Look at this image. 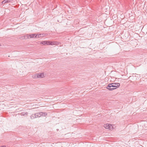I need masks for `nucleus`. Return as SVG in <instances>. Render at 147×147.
I'll return each instance as SVG.
<instances>
[{
    "label": "nucleus",
    "mask_w": 147,
    "mask_h": 147,
    "mask_svg": "<svg viewBox=\"0 0 147 147\" xmlns=\"http://www.w3.org/2000/svg\"><path fill=\"white\" fill-rule=\"evenodd\" d=\"M41 116V115L40 114V113H36L34 114H32L31 116V119H34L35 118H37L38 117H39Z\"/></svg>",
    "instance_id": "f257e3e1"
},
{
    "label": "nucleus",
    "mask_w": 147,
    "mask_h": 147,
    "mask_svg": "<svg viewBox=\"0 0 147 147\" xmlns=\"http://www.w3.org/2000/svg\"><path fill=\"white\" fill-rule=\"evenodd\" d=\"M113 84H109L107 87V88L109 89L110 90H113L115 89V88H114Z\"/></svg>",
    "instance_id": "f03ea898"
},
{
    "label": "nucleus",
    "mask_w": 147,
    "mask_h": 147,
    "mask_svg": "<svg viewBox=\"0 0 147 147\" xmlns=\"http://www.w3.org/2000/svg\"><path fill=\"white\" fill-rule=\"evenodd\" d=\"M36 76H37V78H41L44 77V74L43 73H39L36 74Z\"/></svg>",
    "instance_id": "7ed1b4c3"
},
{
    "label": "nucleus",
    "mask_w": 147,
    "mask_h": 147,
    "mask_svg": "<svg viewBox=\"0 0 147 147\" xmlns=\"http://www.w3.org/2000/svg\"><path fill=\"white\" fill-rule=\"evenodd\" d=\"M49 41H43L40 42V44H42L44 45H49Z\"/></svg>",
    "instance_id": "20e7f679"
},
{
    "label": "nucleus",
    "mask_w": 147,
    "mask_h": 147,
    "mask_svg": "<svg viewBox=\"0 0 147 147\" xmlns=\"http://www.w3.org/2000/svg\"><path fill=\"white\" fill-rule=\"evenodd\" d=\"M29 36L30 38H37V35L34 34H29Z\"/></svg>",
    "instance_id": "39448f33"
},
{
    "label": "nucleus",
    "mask_w": 147,
    "mask_h": 147,
    "mask_svg": "<svg viewBox=\"0 0 147 147\" xmlns=\"http://www.w3.org/2000/svg\"><path fill=\"white\" fill-rule=\"evenodd\" d=\"M49 45H57V44L58 42H57L53 41L51 42L49 41Z\"/></svg>",
    "instance_id": "423d86ee"
},
{
    "label": "nucleus",
    "mask_w": 147,
    "mask_h": 147,
    "mask_svg": "<svg viewBox=\"0 0 147 147\" xmlns=\"http://www.w3.org/2000/svg\"><path fill=\"white\" fill-rule=\"evenodd\" d=\"M114 86V88H115V89L119 87L120 86V84L119 83H113Z\"/></svg>",
    "instance_id": "0eeeda50"
},
{
    "label": "nucleus",
    "mask_w": 147,
    "mask_h": 147,
    "mask_svg": "<svg viewBox=\"0 0 147 147\" xmlns=\"http://www.w3.org/2000/svg\"><path fill=\"white\" fill-rule=\"evenodd\" d=\"M110 125V124H107L104 125V127L106 129H109V128Z\"/></svg>",
    "instance_id": "6e6552de"
},
{
    "label": "nucleus",
    "mask_w": 147,
    "mask_h": 147,
    "mask_svg": "<svg viewBox=\"0 0 147 147\" xmlns=\"http://www.w3.org/2000/svg\"><path fill=\"white\" fill-rule=\"evenodd\" d=\"M41 116L45 117L47 115V113L46 112H40Z\"/></svg>",
    "instance_id": "1a4fd4ad"
},
{
    "label": "nucleus",
    "mask_w": 147,
    "mask_h": 147,
    "mask_svg": "<svg viewBox=\"0 0 147 147\" xmlns=\"http://www.w3.org/2000/svg\"><path fill=\"white\" fill-rule=\"evenodd\" d=\"M28 114V113L25 112H22L21 113V115L22 116H24L26 115H27Z\"/></svg>",
    "instance_id": "9d476101"
},
{
    "label": "nucleus",
    "mask_w": 147,
    "mask_h": 147,
    "mask_svg": "<svg viewBox=\"0 0 147 147\" xmlns=\"http://www.w3.org/2000/svg\"><path fill=\"white\" fill-rule=\"evenodd\" d=\"M114 128L113 126L111 124H110V125L109 127V129L110 130H111Z\"/></svg>",
    "instance_id": "9b49d317"
},
{
    "label": "nucleus",
    "mask_w": 147,
    "mask_h": 147,
    "mask_svg": "<svg viewBox=\"0 0 147 147\" xmlns=\"http://www.w3.org/2000/svg\"><path fill=\"white\" fill-rule=\"evenodd\" d=\"M29 35L28 34H26L24 36V38H29Z\"/></svg>",
    "instance_id": "f8f14e48"
},
{
    "label": "nucleus",
    "mask_w": 147,
    "mask_h": 147,
    "mask_svg": "<svg viewBox=\"0 0 147 147\" xmlns=\"http://www.w3.org/2000/svg\"><path fill=\"white\" fill-rule=\"evenodd\" d=\"M37 37L39 38L42 37V34H37Z\"/></svg>",
    "instance_id": "ddd939ff"
},
{
    "label": "nucleus",
    "mask_w": 147,
    "mask_h": 147,
    "mask_svg": "<svg viewBox=\"0 0 147 147\" xmlns=\"http://www.w3.org/2000/svg\"><path fill=\"white\" fill-rule=\"evenodd\" d=\"M7 3V2L6 0H4L2 2V4H4Z\"/></svg>",
    "instance_id": "4468645a"
},
{
    "label": "nucleus",
    "mask_w": 147,
    "mask_h": 147,
    "mask_svg": "<svg viewBox=\"0 0 147 147\" xmlns=\"http://www.w3.org/2000/svg\"><path fill=\"white\" fill-rule=\"evenodd\" d=\"M7 3L10 2L14 0H6Z\"/></svg>",
    "instance_id": "2eb2a0df"
},
{
    "label": "nucleus",
    "mask_w": 147,
    "mask_h": 147,
    "mask_svg": "<svg viewBox=\"0 0 147 147\" xmlns=\"http://www.w3.org/2000/svg\"><path fill=\"white\" fill-rule=\"evenodd\" d=\"M6 146L5 145H4V146H1V147H6Z\"/></svg>",
    "instance_id": "dca6fc26"
}]
</instances>
